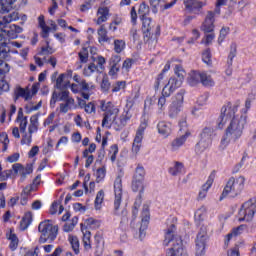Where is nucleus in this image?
Returning a JSON list of instances; mask_svg holds the SVG:
<instances>
[{"instance_id": "obj_32", "label": "nucleus", "mask_w": 256, "mask_h": 256, "mask_svg": "<svg viewBox=\"0 0 256 256\" xmlns=\"http://www.w3.org/2000/svg\"><path fill=\"white\" fill-rule=\"evenodd\" d=\"M39 131V116L33 115L30 117V124L28 126V133L32 134Z\"/></svg>"}, {"instance_id": "obj_37", "label": "nucleus", "mask_w": 256, "mask_h": 256, "mask_svg": "<svg viewBox=\"0 0 256 256\" xmlns=\"http://www.w3.org/2000/svg\"><path fill=\"white\" fill-rule=\"evenodd\" d=\"M79 223V218L77 216H74L71 221L67 222L63 226V232L64 233H71L73 229H75V226Z\"/></svg>"}, {"instance_id": "obj_24", "label": "nucleus", "mask_w": 256, "mask_h": 256, "mask_svg": "<svg viewBox=\"0 0 256 256\" xmlns=\"http://www.w3.org/2000/svg\"><path fill=\"white\" fill-rule=\"evenodd\" d=\"M213 181H215V172H211L206 183L202 186L201 191L199 192V199H205L207 197V193L211 186L213 185Z\"/></svg>"}, {"instance_id": "obj_21", "label": "nucleus", "mask_w": 256, "mask_h": 256, "mask_svg": "<svg viewBox=\"0 0 256 256\" xmlns=\"http://www.w3.org/2000/svg\"><path fill=\"white\" fill-rule=\"evenodd\" d=\"M149 219H151L149 214V206H144L142 210V222L140 225V237H145V231H147Z\"/></svg>"}, {"instance_id": "obj_61", "label": "nucleus", "mask_w": 256, "mask_h": 256, "mask_svg": "<svg viewBox=\"0 0 256 256\" xmlns=\"http://www.w3.org/2000/svg\"><path fill=\"white\" fill-rule=\"evenodd\" d=\"M138 13L140 15V19L142 17H147V13H149V6H147L145 3L140 4Z\"/></svg>"}, {"instance_id": "obj_45", "label": "nucleus", "mask_w": 256, "mask_h": 256, "mask_svg": "<svg viewBox=\"0 0 256 256\" xmlns=\"http://www.w3.org/2000/svg\"><path fill=\"white\" fill-rule=\"evenodd\" d=\"M207 217V209L205 207H200L194 214L195 221L201 222L205 221Z\"/></svg>"}, {"instance_id": "obj_33", "label": "nucleus", "mask_w": 256, "mask_h": 256, "mask_svg": "<svg viewBox=\"0 0 256 256\" xmlns=\"http://www.w3.org/2000/svg\"><path fill=\"white\" fill-rule=\"evenodd\" d=\"M200 83L204 85V87H214L215 86V80H213V77H211L210 74L207 72L201 73Z\"/></svg>"}, {"instance_id": "obj_58", "label": "nucleus", "mask_w": 256, "mask_h": 256, "mask_svg": "<svg viewBox=\"0 0 256 256\" xmlns=\"http://www.w3.org/2000/svg\"><path fill=\"white\" fill-rule=\"evenodd\" d=\"M142 21V31H151V18L143 16Z\"/></svg>"}, {"instance_id": "obj_2", "label": "nucleus", "mask_w": 256, "mask_h": 256, "mask_svg": "<svg viewBox=\"0 0 256 256\" xmlns=\"http://www.w3.org/2000/svg\"><path fill=\"white\" fill-rule=\"evenodd\" d=\"M164 245L169 247L166 252V256H187L185 250L183 249V240H181V236L175 235V226L174 224L166 231Z\"/></svg>"}, {"instance_id": "obj_19", "label": "nucleus", "mask_w": 256, "mask_h": 256, "mask_svg": "<svg viewBox=\"0 0 256 256\" xmlns=\"http://www.w3.org/2000/svg\"><path fill=\"white\" fill-rule=\"evenodd\" d=\"M69 99H73V97L69 96V91L64 90V91H61L60 93H57V91H54L52 93V97L50 100V107L54 109L57 101L65 102V101H69Z\"/></svg>"}, {"instance_id": "obj_5", "label": "nucleus", "mask_w": 256, "mask_h": 256, "mask_svg": "<svg viewBox=\"0 0 256 256\" xmlns=\"http://www.w3.org/2000/svg\"><path fill=\"white\" fill-rule=\"evenodd\" d=\"M38 231L41 233L39 243H47V241H55L57 239L59 227L51 224L50 220H45L39 224Z\"/></svg>"}, {"instance_id": "obj_22", "label": "nucleus", "mask_w": 256, "mask_h": 256, "mask_svg": "<svg viewBox=\"0 0 256 256\" xmlns=\"http://www.w3.org/2000/svg\"><path fill=\"white\" fill-rule=\"evenodd\" d=\"M73 81H75V83H78L81 91L89 92L95 89V84H93V82H87L85 79H82V77L77 74L73 76Z\"/></svg>"}, {"instance_id": "obj_17", "label": "nucleus", "mask_w": 256, "mask_h": 256, "mask_svg": "<svg viewBox=\"0 0 256 256\" xmlns=\"http://www.w3.org/2000/svg\"><path fill=\"white\" fill-rule=\"evenodd\" d=\"M19 33H23V28L16 24H12L9 27V30H4V28H0V40H3V37L7 35L10 39H17Z\"/></svg>"}, {"instance_id": "obj_6", "label": "nucleus", "mask_w": 256, "mask_h": 256, "mask_svg": "<svg viewBox=\"0 0 256 256\" xmlns=\"http://www.w3.org/2000/svg\"><path fill=\"white\" fill-rule=\"evenodd\" d=\"M100 109L105 112L102 120V127L109 129V127H111V123H115L117 115H119V108L115 107L111 102L101 100Z\"/></svg>"}, {"instance_id": "obj_54", "label": "nucleus", "mask_w": 256, "mask_h": 256, "mask_svg": "<svg viewBox=\"0 0 256 256\" xmlns=\"http://www.w3.org/2000/svg\"><path fill=\"white\" fill-rule=\"evenodd\" d=\"M202 61H203V63H205L208 66L213 65V61L211 60V50L210 49H206L202 53Z\"/></svg>"}, {"instance_id": "obj_62", "label": "nucleus", "mask_w": 256, "mask_h": 256, "mask_svg": "<svg viewBox=\"0 0 256 256\" xmlns=\"http://www.w3.org/2000/svg\"><path fill=\"white\" fill-rule=\"evenodd\" d=\"M144 33V41L145 43H148V45H151V43H157V40L151 39V30H142Z\"/></svg>"}, {"instance_id": "obj_52", "label": "nucleus", "mask_w": 256, "mask_h": 256, "mask_svg": "<svg viewBox=\"0 0 256 256\" xmlns=\"http://www.w3.org/2000/svg\"><path fill=\"white\" fill-rule=\"evenodd\" d=\"M5 189H7V184L6 182L0 183V208L1 209H5V194H3V192L1 191H5Z\"/></svg>"}, {"instance_id": "obj_46", "label": "nucleus", "mask_w": 256, "mask_h": 256, "mask_svg": "<svg viewBox=\"0 0 256 256\" xmlns=\"http://www.w3.org/2000/svg\"><path fill=\"white\" fill-rule=\"evenodd\" d=\"M33 173V165L29 164L26 167L22 166V170H20V181L23 182L27 178V175H31Z\"/></svg>"}, {"instance_id": "obj_56", "label": "nucleus", "mask_w": 256, "mask_h": 256, "mask_svg": "<svg viewBox=\"0 0 256 256\" xmlns=\"http://www.w3.org/2000/svg\"><path fill=\"white\" fill-rule=\"evenodd\" d=\"M231 29L229 27H222L220 30V35L218 37V43L221 45L225 41V38L230 33Z\"/></svg>"}, {"instance_id": "obj_20", "label": "nucleus", "mask_w": 256, "mask_h": 256, "mask_svg": "<svg viewBox=\"0 0 256 256\" xmlns=\"http://www.w3.org/2000/svg\"><path fill=\"white\" fill-rule=\"evenodd\" d=\"M157 129L159 135L164 137V139H167V137L173 133V124L170 122L160 121L157 124Z\"/></svg>"}, {"instance_id": "obj_57", "label": "nucleus", "mask_w": 256, "mask_h": 256, "mask_svg": "<svg viewBox=\"0 0 256 256\" xmlns=\"http://www.w3.org/2000/svg\"><path fill=\"white\" fill-rule=\"evenodd\" d=\"M245 227H246L245 225H240V226H238L237 228H234V229L232 230V233H230V234L227 235L228 241L231 240V237H233V235H234L235 237H237V235H241V234L243 233V231L245 230Z\"/></svg>"}, {"instance_id": "obj_63", "label": "nucleus", "mask_w": 256, "mask_h": 256, "mask_svg": "<svg viewBox=\"0 0 256 256\" xmlns=\"http://www.w3.org/2000/svg\"><path fill=\"white\" fill-rule=\"evenodd\" d=\"M55 53V49L49 46V42H47V47H42L40 55H53Z\"/></svg>"}, {"instance_id": "obj_48", "label": "nucleus", "mask_w": 256, "mask_h": 256, "mask_svg": "<svg viewBox=\"0 0 256 256\" xmlns=\"http://www.w3.org/2000/svg\"><path fill=\"white\" fill-rule=\"evenodd\" d=\"M93 73H99V70L97 69V65H95V63L89 64L83 70L84 77H91V75H93Z\"/></svg>"}, {"instance_id": "obj_51", "label": "nucleus", "mask_w": 256, "mask_h": 256, "mask_svg": "<svg viewBox=\"0 0 256 256\" xmlns=\"http://www.w3.org/2000/svg\"><path fill=\"white\" fill-rule=\"evenodd\" d=\"M24 109L27 115H31L33 111H39V109H41V101L37 105H33V103L30 102L25 105Z\"/></svg>"}, {"instance_id": "obj_13", "label": "nucleus", "mask_w": 256, "mask_h": 256, "mask_svg": "<svg viewBox=\"0 0 256 256\" xmlns=\"http://www.w3.org/2000/svg\"><path fill=\"white\" fill-rule=\"evenodd\" d=\"M207 6V0H185L184 7L189 13L201 15L203 7Z\"/></svg>"}, {"instance_id": "obj_47", "label": "nucleus", "mask_w": 256, "mask_h": 256, "mask_svg": "<svg viewBox=\"0 0 256 256\" xmlns=\"http://www.w3.org/2000/svg\"><path fill=\"white\" fill-rule=\"evenodd\" d=\"M125 47H127V44L125 43V40L116 39L114 40V51L115 53H123L125 51Z\"/></svg>"}, {"instance_id": "obj_11", "label": "nucleus", "mask_w": 256, "mask_h": 256, "mask_svg": "<svg viewBox=\"0 0 256 256\" xmlns=\"http://www.w3.org/2000/svg\"><path fill=\"white\" fill-rule=\"evenodd\" d=\"M145 129H147V122H142L136 131V135L132 143L133 155H139V152L143 147V137L145 135Z\"/></svg>"}, {"instance_id": "obj_29", "label": "nucleus", "mask_w": 256, "mask_h": 256, "mask_svg": "<svg viewBox=\"0 0 256 256\" xmlns=\"http://www.w3.org/2000/svg\"><path fill=\"white\" fill-rule=\"evenodd\" d=\"M6 237L8 241H10L9 247L11 251H17V248L19 247V238H17V234L10 230V232L6 234Z\"/></svg>"}, {"instance_id": "obj_4", "label": "nucleus", "mask_w": 256, "mask_h": 256, "mask_svg": "<svg viewBox=\"0 0 256 256\" xmlns=\"http://www.w3.org/2000/svg\"><path fill=\"white\" fill-rule=\"evenodd\" d=\"M245 176L231 177L222 192V196L220 197V201H223V197H238L240 193H243V189H245Z\"/></svg>"}, {"instance_id": "obj_12", "label": "nucleus", "mask_w": 256, "mask_h": 256, "mask_svg": "<svg viewBox=\"0 0 256 256\" xmlns=\"http://www.w3.org/2000/svg\"><path fill=\"white\" fill-rule=\"evenodd\" d=\"M207 226L203 225L200 228V231L196 237V256L205 255V247H207Z\"/></svg>"}, {"instance_id": "obj_31", "label": "nucleus", "mask_w": 256, "mask_h": 256, "mask_svg": "<svg viewBox=\"0 0 256 256\" xmlns=\"http://www.w3.org/2000/svg\"><path fill=\"white\" fill-rule=\"evenodd\" d=\"M104 201H105V191L100 190L97 192L96 198L94 201V208L96 209V211H101V209L103 208Z\"/></svg>"}, {"instance_id": "obj_41", "label": "nucleus", "mask_w": 256, "mask_h": 256, "mask_svg": "<svg viewBox=\"0 0 256 256\" xmlns=\"http://www.w3.org/2000/svg\"><path fill=\"white\" fill-rule=\"evenodd\" d=\"M130 41L133 43H139L141 41V31L137 29V27H132L129 32Z\"/></svg>"}, {"instance_id": "obj_1", "label": "nucleus", "mask_w": 256, "mask_h": 256, "mask_svg": "<svg viewBox=\"0 0 256 256\" xmlns=\"http://www.w3.org/2000/svg\"><path fill=\"white\" fill-rule=\"evenodd\" d=\"M229 120L230 124L221 140V144L224 145V147H227L231 141L234 142L237 141V139H241L243 129H245V125H247V116H235V107H232L231 104L222 107L220 117L218 118L219 127H223Z\"/></svg>"}, {"instance_id": "obj_26", "label": "nucleus", "mask_w": 256, "mask_h": 256, "mask_svg": "<svg viewBox=\"0 0 256 256\" xmlns=\"http://www.w3.org/2000/svg\"><path fill=\"white\" fill-rule=\"evenodd\" d=\"M81 231L83 233V245L85 251H90L91 249V231H89L86 227H83V224H81Z\"/></svg>"}, {"instance_id": "obj_25", "label": "nucleus", "mask_w": 256, "mask_h": 256, "mask_svg": "<svg viewBox=\"0 0 256 256\" xmlns=\"http://www.w3.org/2000/svg\"><path fill=\"white\" fill-rule=\"evenodd\" d=\"M13 21H19V12H12L3 16L2 20H0V29L7 27V25L13 23Z\"/></svg>"}, {"instance_id": "obj_53", "label": "nucleus", "mask_w": 256, "mask_h": 256, "mask_svg": "<svg viewBox=\"0 0 256 256\" xmlns=\"http://www.w3.org/2000/svg\"><path fill=\"white\" fill-rule=\"evenodd\" d=\"M131 117H133L131 115V112L126 111L124 114H122L120 116V124L119 127H125V125H127V122L131 121Z\"/></svg>"}, {"instance_id": "obj_36", "label": "nucleus", "mask_w": 256, "mask_h": 256, "mask_svg": "<svg viewBox=\"0 0 256 256\" xmlns=\"http://www.w3.org/2000/svg\"><path fill=\"white\" fill-rule=\"evenodd\" d=\"M75 107V99H68L60 104V113H69Z\"/></svg>"}, {"instance_id": "obj_23", "label": "nucleus", "mask_w": 256, "mask_h": 256, "mask_svg": "<svg viewBox=\"0 0 256 256\" xmlns=\"http://www.w3.org/2000/svg\"><path fill=\"white\" fill-rule=\"evenodd\" d=\"M97 19L94 20L96 25H102V23H107L108 19H109V7H100L97 10Z\"/></svg>"}, {"instance_id": "obj_59", "label": "nucleus", "mask_w": 256, "mask_h": 256, "mask_svg": "<svg viewBox=\"0 0 256 256\" xmlns=\"http://www.w3.org/2000/svg\"><path fill=\"white\" fill-rule=\"evenodd\" d=\"M163 1L164 0H149L151 7L154 9V13H157L160 8H163Z\"/></svg>"}, {"instance_id": "obj_7", "label": "nucleus", "mask_w": 256, "mask_h": 256, "mask_svg": "<svg viewBox=\"0 0 256 256\" xmlns=\"http://www.w3.org/2000/svg\"><path fill=\"white\" fill-rule=\"evenodd\" d=\"M256 213V197L251 198L250 200L244 202L239 210V218L238 221L241 223L242 221H253V217H255Z\"/></svg>"}, {"instance_id": "obj_9", "label": "nucleus", "mask_w": 256, "mask_h": 256, "mask_svg": "<svg viewBox=\"0 0 256 256\" xmlns=\"http://www.w3.org/2000/svg\"><path fill=\"white\" fill-rule=\"evenodd\" d=\"M185 101V90H180L176 95L171 105L169 106L168 115L170 119H177L179 112L183 111V103Z\"/></svg>"}, {"instance_id": "obj_8", "label": "nucleus", "mask_w": 256, "mask_h": 256, "mask_svg": "<svg viewBox=\"0 0 256 256\" xmlns=\"http://www.w3.org/2000/svg\"><path fill=\"white\" fill-rule=\"evenodd\" d=\"M181 82H177L173 79H169L162 89V96L158 99V107L163 111L167 103V97H171L177 89H179Z\"/></svg>"}, {"instance_id": "obj_15", "label": "nucleus", "mask_w": 256, "mask_h": 256, "mask_svg": "<svg viewBox=\"0 0 256 256\" xmlns=\"http://www.w3.org/2000/svg\"><path fill=\"white\" fill-rule=\"evenodd\" d=\"M7 57H9V48L7 47V43L3 42L0 44V73H9L10 71L9 64L3 61Z\"/></svg>"}, {"instance_id": "obj_64", "label": "nucleus", "mask_w": 256, "mask_h": 256, "mask_svg": "<svg viewBox=\"0 0 256 256\" xmlns=\"http://www.w3.org/2000/svg\"><path fill=\"white\" fill-rule=\"evenodd\" d=\"M79 59L80 63H87L89 60V53H87V49H83L81 52H79Z\"/></svg>"}, {"instance_id": "obj_38", "label": "nucleus", "mask_w": 256, "mask_h": 256, "mask_svg": "<svg viewBox=\"0 0 256 256\" xmlns=\"http://www.w3.org/2000/svg\"><path fill=\"white\" fill-rule=\"evenodd\" d=\"M97 33L99 43H107V41H109V36H107V29L105 28V25H101Z\"/></svg>"}, {"instance_id": "obj_30", "label": "nucleus", "mask_w": 256, "mask_h": 256, "mask_svg": "<svg viewBox=\"0 0 256 256\" xmlns=\"http://www.w3.org/2000/svg\"><path fill=\"white\" fill-rule=\"evenodd\" d=\"M33 223V213L26 212L22 220L20 221V229L21 231H25L29 229V225Z\"/></svg>"}, {"instance_id": "obj_10", "label": "nucleus", "mask_w": 256, "mask_h": 256, "mask_svg": "<svg viewBox=\"0 0 256 256\" xmlns=\"http://www.w3.org/2000/svg\"><path fill=\"white\" fill-rule=\"evenodd\" d=\"M213 135V128H204L200 134V141L196 144L195 152L201 155L211 147V137Z\"/></svg>"}, {"instance_id": "obj_18", "label": "nucleus", "mask_w": 256, "mask_h": 256, "mask_svg": "<svg viewBox=\"0 0 256 256\" xmlns=\"http://www.w3.org/2000/svg\"><path fill=\"white\" fill-rule=\"evenodd\" d=\"M202 31H204V33H213V31H215V12L209 11L207 13L204 23L202 24Z\"/></svg>"}, {"instance_id": "obj_60", "label": "nucleus", "mask_w": 256, "mask_h": 256, "mask_svg": "<svg viewBox=\"0 0 256 256\" xmlns=\"http://www.w3.org/2000/svg\"><path fill=\"white\" fill-rule=\"evenodd\" d=\"M207 101H209V94L204 93L198 97L197 105H199V107H203V106L207 105Z\"/></svg>"}, {"instance_id": "obj_27", "label": "nucleus", "mask_w": 256, "mask_h": 256, "mask_svg": "<svg viewBox=\"0 0 256 256\" xmlns=\"http://www.w3.org/2000/svg\"><path fill=\"white\" fill-rule=\"evenodd\" d=\"M184 165L181 162H174L168 169L169 175L177 177L183 173Z\"/></svg>"}, {"instance_id": "obj_14", "label": "nucleus", "mask_w": 256, "mask_h": 256, "mask_svg": "<svg viewBox=\"0 0 256 256\" xmlns=\"http://www.w3.org/2000/svg\"><path fill=\"white\" fill-rule=\"evenodd\" d=\"M38 25H39L40 29L42 30L43 39H47V37H49V33H51V31H57V24L55 23V21L50 20V22H49L50 27H49L45 23V16H43V15H40L38 17Z\"/></svg>"}, {"instance_id": "obj_40", "label": "nucleus", "mask_w": 256, "mask_h": 256, "mask_svg": "<svg viewBox=\"0 0 256 256\" xmlns=\"http://www.w3.org/2000/svg\"><path fill=\"white\" fill-rule=\"evenodd\" d=\"M68 241H69L75 255H79V253H80L79 238H77V236L69 235Z\"/></svg>"}, {"instance_id": "obj_49", "label": "nucleus", "mask_w": 256, "mask_h": 256, "mask_svg": "<svg viewBox=\"0 0 256 256\" xmlns=\"http://www.w3.org/2000/svg\"><path fill=\"white\" fill-rule=\"evenodd\" d=\"M107 175V168L101 167L96 170L95 177H96V183H101L105 179Z\"/></svg>"}, {"instance_id": "obj_34", "label": "nucleus", "mask_w": 256, "mask_h": 256, "mask_svg": "<svg viewBox=\"0 0 256 256\" xmlns=\"http://www.w3.org/2000/svg\"><path fill=\"white\" fill-rule=\"evenodd\" d=\"M83 227L86 229H99L101 227V220H97L95 218H87L84 220Z\"/></svg>"}, {"instance_id": "obj_3", "label": "nucleus", "mask_w": 256, "mask_h": 256, "mask_svg": "<svg viewBox=\"0 0 256 256\" xmlns=\"http://www.w3.org/2000/svg\"><path fill=\"white\" fill-rule=\"evenodd\" d=\"M114 189V210L113 215L116 217H126L127 210L121 208V203L123 201V179L121 176H117L113 184Z\"/></svg>"}, {"instance_id": "obj_39", "label": "nucleus", "mask_w": 256, "mask_h": 256, "mask_svg": "<svg viewBox=\"0 0 256 256\" xmlns=\"http://www.w3.org/2000/svg\"><path fill=\"white\" fill-rule=\"evenodd\" d=\"M17 0H0V5H1V11L2 13H9L11 9H13V4Z\"/></svg>"}, {"instance_id": "obj_44", "label": "nucleus", "mask_w": 256, "mask_h": 256, "mask_svg": "<svg viewBox=\"0 0 256 256\" xmlns=\"http://www.w3.org/2000/svg\"><path fill=\"white\" fill-rule=\"evenodd\" d=\"M143 181L144 180H137L135 178H133V181H132V190L135 192V193H143L145 187L143 185Z\"/></svg>"}, {"instance_id": "obj_35", "label": "nucleus", "mask_w": 256, "mask_h": 256, "mask_svg": "<svg viewBox=\"0 0 256 256\" xmlns=\"http://www.w3.org/2000/svg\"><path fill=\"white\" fill-rule=\"evenodd\" d=\"M188 83L191 87H195L198 83H201V73L197 71H192L188 77Z\"/></svg>"}, {"instance_id": "obj_50", "label": "nucleus", "mask_w": 256, "mask_h": 256, "mask_svg": "<svg viewBox=\"0 0 256 256\" xmlns=\"http://www.w3.org/2000/svg\"><path fill=\"white\" fill-rule=\"evenodd\" d=\"M31 143H33V134L27 131H25V133H22L21 145H27L28 147H30Z\"/></svg>"}, {"instance_id": "obj_16", "label": "nucleus", "mask_w": 256, "mask_h": 256, "mask_svg": "<svg viewBox=\"0 0 256 256\" xmlns=\"http://www.w3.org/2000/svg\"><path fill=\"white\" fill-rule=\"evenodd\" d=\"M189 137H191V132L186 131L185 134L176 137L169 146L170 151H172V153H176V151H179V149H181V147H183L185 145V143L187 142V139H189Z\"/></svg>"}, {"instance_id": "obj_42", "label": "nucleus", "mask_w": 256, "mask_h": 256, "mask_svg": "<svg viewBox=\"0 0 256 256\" xmlns=\"http://www.w3.org/2000/svg\"><path fill=\"white\" fill-rule=\"evenodd\" d=\"M133 179L145 181V168L143 166H141V164L137 165Z\"/></svg>"}, {"instance_id": "obj_55", "label": "nucleus", "mask_w": 256, "mask_h": 256, "mask_svg": "<svg viewBox=\"0 0 256 256\" xmlns=\"http://www.w3.org/2000/svg\"><path fill=\"white\" fill-rule=\"evenodd\" d=\"M127 87L126 81H118L112 86V93H119V91H123Z\"/></svg>"}, {"instance_id": "obj_28", "label": "nucleus", "mask_w": 256, "mask_h": 256, "mask_svg": "<svg viewBox=\"0 0 256 256\" xmlns=\"http://www.w3.org/2000/svg\"><path fill=\"white\" fill-rule=\"evenodd\" d=\"M174 73L175 75H177V78L175 77H171L169 79H173L174 81H177L178 83H180V85L178 86V89L179 87H181L183 85V81L185 79V70L183 69V66L181 65H176L175 68H174Z\"/></svg>"}, {"instance_id": "obj_43", "label": "nucleus", "mask_w": 256, "mask_h": 256, "mask_svg": "<svg viewBox=\"0 0 256 256\" xmlns=\"http://www.w3.org/2000/svg\"><path fill=\"white\" fill-rule=\"evenodd\" d=\"M94 62L97 63L96 67L99 70V73H103L105 71V63H107V60H105V57L103 56H97L92 58Z\"/></svg>"}]
</instances>
